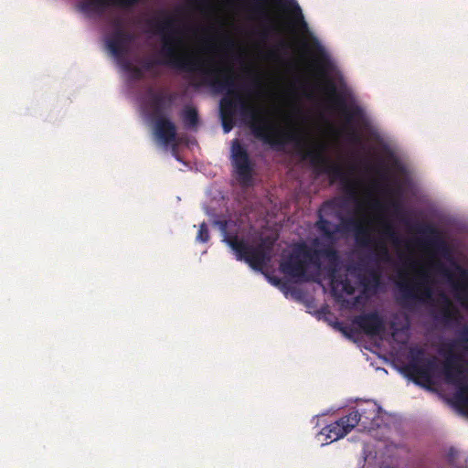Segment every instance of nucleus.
Masks as SVG:
<instances>
[{"instance_id": "7c9ffc66", "label": "nucleus", "mask_w": 468, "mask_h": 468, "mask_svg": "<svg viewBox=\"0 0 468 468\" xmlns=\"http://www.w3.org/2000/svg\"><path fill=\"white\" fill-rule=\"evenodd\" d=\"M371 277H372L373 286L377 287L379 284V281H380L379 274L376 271H373L371 273Z\"/></svg>"}, {"instance_id": "f704fd0d", "label": "nucleus", "mask_w": 468, "mask_h": 468, "mask_svg": "<svg viewBox=\"0 0 468 468\" xmlns=\"http://www.w3.org/2000/svg\"><path fill=\"white\" fill-rule=\"evenodd\" d=\"M228 43H229V46H231V47H232V46H234V43H233V41H231V40H229V41H228Z\"/></svg>"}, {"instance_id": "412c9836", "label": "nucleus", "mask_w": 468, "mask_h": 468, "mask_svg": "<svg viewBox=\"0 0 468 468\" xmlns=\"http://www.w3.org/2000/svg\"><path fill=\"white\" fill-rule=\"evenodd\" d=\"M386 192L392 196V197H396L397 198H392L390 199L389 201V206L393 208L394 210V213L397 215V216H402L404 213H405V210H404V207H403V205H402V202L400 200V197H401V190H400V187L399 186H397L396 188H392L390 186H387L386 187Z\"/></svg>"}, {"instance_id": "393cba45", "label": "nucleus", "mask_w": 468, "mask_h": 468, "mask_svg": "<svg viewBox=\"0 0 468 468\" xmlns=\"http://www.w3.org/2000/svg\"><path fill=\"white\" fill-rule=\"evenodd\" d=\"M197 239L200 242H207L209 240L208 228L206 222H203L199 226V229L197 235Z\"/></svg>"}, {"instance_id": "2f4dec72", "label": "nucleus", "mask_w": 468, "mask_h": 468, "mask_svg": "<svg viewBox=\"0 0 468 468\" xmlns=\"http://www.w3.org/2000/svg\"><path fill=\"white\" fill-rule=\"evenodd\" d=\"M350 139L353 141V142H358L360 140V137L358 135V133L355 131H353L351 133H350Z\"/></svg>"}, {"instance_id": "b1692460", "label": "nucleus", "mask_w": 468, "mask_h": 468, "mask_svg": "<svg viewBox=\"0 0 468 468\" xmlns=\"http://www.w3.org/2000/svg\"><path fill=\"white\" fill-rule=\"evenodd\" d=\"M122 68L125 71L130 72L133 79L141 80L144 77L143 69L133 66L129 61L124 60L122 63Z\"/></svg>"}, {"instance_id": "5701e85b", "label": "nucleus", "mask_w": 468, "mask_h": 468, "mask_svg": "<svg viewBox=\"0 0 468 468\" xmlns=\"http://www.w3.org/2000/svg\"><path fill=\"white\" fill-rule=\"evenodd\" d=\"M381 234L384 238L392 241L394 244H399V237L394 228V226L390 222H385L383 224Z\"/></svg>"}, {"instance_id": "20e7f679", "label": "nucleus", "mask_w": 468, "mask_h": 468, "mask_svg": "<svg viewBox=\"0 0 468 468\" xmlns=\"http://www.w3.org/2000/svg\"><path fill=\"white\" fill-rule=\"evenodd\" d=\"M225 241L235 251L237 260H243L253 270L260 271L270 261L275 240L267 237L258 246H251L238 235H228Z\"/></svg>"}, {"instance_id": "ddd939ff", "label": "nucleus", "mask_w": 468, "mask_h": 468, "mask_svg": "<svg viewBox=\"0 0 468 468\" xmlns=\"http://www.w3.org/2000/svg\"><path fill=\"white\" fill-rule=\"evenodd\" d=\"M353 324L370 336H378L386 330L384 318L376 311L356 315Z\"/></svg>"}, {"instance_id": "aec40b11", "label": "nucleus", "mask_w": 468, "mask_h": 468, "mask_svg": "<svg viewBox=\"0 0 468 468\" xmlns=\"http://www.w3.org/2000/svg\"><path fill=\"white\" fill-rule=\"evenodd\" d=\"M374 248L373 256L376 262H388L390 261V253L386 242L382 239H376L371 245Z\"/></svg>"}, {"instance_id": "4be33fe9", "label": "nucleus", "mask_w": 468, "mask_h": 468, "mask_svg": "<svg viewBox=\"0 0 468 468\" xmlns=\"http://www.w3.org/2000/svg\"><path fill=\"white\" fill-rule=\"evenodd\" d=\"M181 118L185 127L187 129L197 127L199 122L198 112L197 109L190 106H186L182 110Z\"/></svg>"}, {"instance_id": "f3484780", "label": "nucleus", "mask_w": 468, "mask_h": 468, "mask_svg": "<svg viewBox=\"0 0 468 468\" xmlns=\"http://www.w3.org/2000/svg\"><path fill=\"white\" fill-rule=\"evenodd\" d=\"M154 134L164 144L169 145L176 142V126L170 118H159L154 122Z\"/></svg>"}, {"instance_id": "c85d7f7f", "label": "nucleus", "mask_w": 468, "mask_h": 468, "mask_svg": "<svg viewBox=\"0 0 468 468\" xmlns=\"http://www.w3.org/2000/svg\"><path fill=\"white\" fill-rule=\"evenodd\" d=\"M251 87L254 89H259L261 87V82H260L259 79L254 78V79H252V80L250 81V83L249 85H242V89L245 91H247L248 94L251 93V89H250Z\"/></svg>"}, {"instance_id": "6e6552de", "label": "nucleus", "mask_w": 468, "mask_h": 468, "mask_svg": "<svg viewBox=\"0 0 468 468\" xmlns=\"http://www.w3.org/2000/svg\"><path fill=\"white\" fill-rule=\"evenodd\" d=\"M428 278V274L421 271L415 279L398 282L400 299L405 305L431 299L432 289Z\"/></svg>"}, {"instance_id": "473e14b6", "label": "nucleus", "mask_w": 468, "mask_h": 468, "mask_svg": "<svg viewBox=\"0 0 468 468\" xmlns=\"http://www.w3.org/2000/svg\"><path fill=\"white\" fill-rule=\"evenodd\" d=\"M373 207H374L375 208H379V207H381L382 206H381V203H380L378 200H375V201H374V203H373Z\"/></svg>"}, {"instance_id": "f03ea898", "label": "nucleus", "mask_w": 468, "mask_h": 468, "mask_svg": "<svg viewBox=\"0 0 468 468\" xmlns=\"http://www.w3.org/2000/svg\"><path fill=\"white\" fill-rule=\"evenodd\" d=\"M162 14L165 16L163 20H147V24L154 27L155 32L161 35L160 58L144 60L142 69L148 71L155 66L164 65L183 72H198L201 75V69L208 67H205L203 60L191 56L183 48L182 38L178 36L179 30L175 27L176 18L165 11Z\"/></svg>"}, {"instance_id": "cd10ccee", "label": "nucleus", "mask_w": 468, "mask_h": 468, "mask_svg": "<svg viewBox=\"0 0 468 468\" xmlns=\"http://www.w3.org/2000/svg\"><path fill=\"white\" fill-rule=\"evenodd\" d=\"M253 11L258 15L267 16L266 3L262 0H255L253 5Z\"/></svg>"}, {"instance_id": "1a4fd4ad", "label": "nucleus", "mask_w": 468, "mask_h": 468, "mask_svg": "<svg viewBox=\"0 0 468 468\" xmlns=\"http://www.w3.org/2000/svg\"><path fill=\"white\" fill-rule=\"evenodd\" d=\"M231 164L239 181L249 185L252 180L254 164L239 139H234L231 144Z\"/></svg>"}, {"instance_id": "c756f323", "label": "nucleus", "mask_w": 468, "mask_h": 468, "mask_svg": "<svg viewBox=\"0 0 468 468\" xmlns=\"http://www.w3.org/2000/svg\"><path fill=\"white\" fill-rule=\"evenodd\" d=\"M343 290L347 293V294H353L354 292H355V289L354 287L346 281L344 284H343Z\"/></svg>"}, {"instance_id": "4468645a", "label": "nucleus", "mask_w": 468, "mask_h": 468, "mask_svg": "<svg viewBox=\"0 0 468 468\" xmlns=\"http://www.w3.org/2000/svg\"><path fill=\"white\" fill-rule=\"evenodd\" d=\"M340 219L343 230L353 231L356 242L360 247L367 248L375 242L376 239L372 238L369 229L361 220L356 218H341Z\"/></svg>"}, {"instance_id": "72a5a7b5", "label": "nucleus", "mask_w": 468, "mask_h": 468, "mask_svg": "<svg viewBox=\"0 0 468 468\" xmlns=\"http://www.w3.org/2000/svg\"><path fill=\"white\" fill-rule=\"evenodd\" d=\"M381 176H382L383 179L388 180V176H387V175L385 173H382Z\"/></svg>"}, {"instance_id": "2eb2a0df", "label": "nucleus", "mask_w": 468, "mask_h": 468, "mask_svg": "<svg viewBox=\"0 0 468 468\" xmlns=\"http://www.w3.org/2000/svg\"><path fill=\"white\" fill-rule=\"evenodd\" d=\"M326 89L332 95L335 106L340 111L346 123L353 122L355 119L362 115V109L359 106H348L345 99L336 93V88L333 82H328Z\"/></svg>"}, {"instance_id": "7ed1b4c3", "label": "nucleus", "mask_w": 468, "mask_h": 468, "mask_svg": "<svg viewBox=\"0 0 468 468\" xmlns=\"http://www.w3.org/2000/svg\"><path fill=\"white\" fill-rule=\"evenodd\" d=\"M327 259L331 263L339 261L338 251L331 245L320 250L308 246L305 242L296 243L291 252L282 260L280 263L281 271L290 277L303 281H310L308 268L310 266L319 270L322 262L321 258Z\"/></svg>"}, {"instance_id": "423d86ee", "label": "nucleus", "mask_w": 468, "mask_h": 468, "mask_svg": "<svg viewBox=\"0 0 468 468\" xmlns=\"http://www.w3.org/2000/svg\"><path fill=\"white\" fill-rule=\"evenodd\" d=\"M461 356L450 353L443 365L442 373L447 383L458 390L455 399L458 403L468 407V374L460 363Z\"/></svg>"}, {"instance_id": "9d476101", "label": "nucleus", "mask_w": 468, "mask_h": 468, "mask_svg": "<svg viewBox=\"0 0 468 468\" xmlns=\"http://www.w3.org/2000/svg\"><path fill=\"white\" fill-rule=\"evenodd\" d=\"M114 27L115 30L106 39V46L110 52L121 60L127 55L129 46L134 40V35L125 30L119 19L114 22Z\"/></svg>"}, {"instance_id": "0eeeda50", "label": "nucleus", "mask_w": 468, "mask_h": 468, "mask_svg": "<svg viewBox=\"0 0 468 468\" xmlns=\"http://www.w3.org/2000/svg\"><path fill=\"white\" fill-rule=\"evenodd\" d=\"M410 354V361L405 367V372L417 385L430 384L432 373L437 367L436 358L424 357V350L420 347L411 348Z\"/></svg>"}, {"instance_id": "f257e3e1", "label": "nucleus", "mask_w": 468, "mask_h": 468, "mask_svg": "<svg viewBox=\"0 0 468 468\" xmlns=\"http://www.w3.org/2000/svg\"><path fill=\"white\" fill-rule=\"evenodd\" d=\"M194 86H209L217 91H226L219 102V112L225 133H229L235 125V116L239 112L247 122L255 137L261 139L272 148L281 150L288 143H294L303 159L320 172L327 174L332 182L338 180L347 197L356 202L360 208L359 188L361 181L350 177L343 167L332 162L325 154V144L313 141L309 136L299 132H291L276 128L264 117V111L259 105L250 102L236 90V81L230 67H208L201 69V79Z\"/></svg>"}, {"instance_id": "f8f14e48", "label": "nucleus", "mask_w": 468, "mask_h": 468, "mask_svg": "<svg viewBox=\"0 0 468 468\" xmlns=\"http://www.w3.org/2000/svg\"><path fill=\"white\" fill-rule=\"evenodd\" d=\"M336 207V201L330 199L324 201L318 211V220L315 223V227L328 240H335V235L343 229L342 225L333 224L331 221L324 218V216L333 215Z\"/></svg>"}, {"instance_id": "39448f33", "label": "nucleus", "mask_w": 468, "mask_h": 468, "mask_svg": "<svg viewBox=\"0 0 468 468\" xmlns=\"http://www.w3.org/2000/svg\"><path fill=\"white\" fill-rule=\"evenodd\" d=\"M376 417L375 406H371L369 410H353L347 415L324 427L321 433L332 441H337L349 433L359 421H362L366 426L374 420Z\"/></svg>"}, {"instance_id": "bb28decb", "label": "nucleus", "mask_w": 468, "mask_h": 468, "mask_svg": "<svg viewBox=\"0 0 468 468\" xmlns=\"http://www.w3.org/2000/svg\"><path fill=\"white\" fill-rule=\"evenodd\" d=\"M291 5H292L293 13H294L296 18L300 21L302 27L306 28L307 25L303 19L302 10H301L299 5L294 0H291Z\"/></svg>"}, {"instance_id": "a878e982", "label": "nucleus", "mask_w": 468, "mask_h": 468, "mask_svg": "<svg viewBox=\"0 0 468 468\" xmlns=\"http://www.w3.org/2000/svg\"><path fill=\"white\" fill-rule=\"evenodd\" d=\"M457 344L468 354V327H464L459 335Z\"/></svg>"}, {"instance_id": "6ab92c4d", "label": "nucleus", "mask_w": 468, "mask_h": 468, "mask_svg": "<svg viewBox=\"0 0 468 468\" xmlns=\"http://www.w3.org/2000/svg\"><path fill=\"white\" fill-rule=\"evenodd\" d=\"M441 300V310H440V318L445 324H449L454 321L458 320L459 311L453 305L450 298L443 292L440 295Z\"/></svg>"}, {"instance_id": "dca6fc26", "label": "nucleus", "mask_w": 468, "mask_h": 468, "mask_svg": "<svg viewBox=\"0 0 468 468\" xmlns=\"http://www.w3.org/2000/svg\"><path fill=\"white\" fill-rule=\"evenodd\" d=\"M173 97L171 94L162 92L154 93L149 100V107L152 111V118L155 120L159 118H168L167 114L171 110Z\"/></svg>"}, {"instance_id": "a211bd4d", "label": "nucleus", "mask_w": 468, "mask_h": 468, "mask_svg": "<svg viewBox=\"0 0 468 468\" xmlns=\"http://www.w3.org/2000/svg\"><path fill=\"white\" fill-rule=\"evenodd\" d=\"M415 230L429 238L426 239V243L437 250H446L445 242L439 237V233L437 229L431 224H417L415 227Z\"/></svg>"}, {"instance_id": "9b49d317", "label": "nucleus", "mask_w": 468, "mask_h": 468, "mask_svg": "<svg viewBox=\"0 0 468 468\" xmlns=\"http://www.w3.org/2000/svg\"><path fill=\"white\" fill-rule=\"evenodd\" d=\"M453 264L460 276V281L456 282H453V274L449 269L441 263L438 264L437 267L439 271L452 282L455 298L468 310V270L457 263Z\"/></svg>"}]
</instances>
